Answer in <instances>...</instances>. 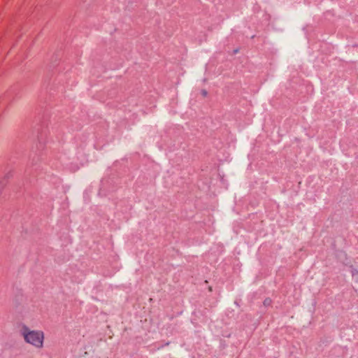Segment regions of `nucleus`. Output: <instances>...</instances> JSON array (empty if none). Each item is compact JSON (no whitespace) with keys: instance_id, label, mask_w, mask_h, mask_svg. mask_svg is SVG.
<instances>
[{"instance_id":"2","label":"nucleus","mask_w":358,"mask_h":358,"mask_svg":"<svg viewBox=\"0 0 358 358\" xmlns=\"http://www.w3.org/2000/svg\"><path fill=\"white\" fill-rule=\"evenodd\" d=\"M271 300L269 298L266 299L264 300V305L265 306H271Z\"/></svg>"},{"instance_id":"1","label":"nucleus","mask_w":358,"mask_h":358,"mask_svg":"<svg viewBox=\"0 0 358 358\" xmlns=\"http://www.w3.org/2000/svg\"><path fill=\"white\" fill-rule=\"evenodd\" d=\"M20 334L24 341L36 349L44 347L45 334L42 330L31 329L27 324H22Z\"/></svg>"},{"instance_id":"3","label":"nucleus","mask_w":358,"mask_h":358,"mask_svg":"<svg viewBox=\"0 0 358 358\" xmlns=\"http://www.w3.org/2000/svg\"><path fill=\"white\" fill-rule=\"evenodd\" d=\"M201 94L202 95L203 97H206L208 94V92L206 90H202L201 91Z\"/></svg>"}]
</instances>
